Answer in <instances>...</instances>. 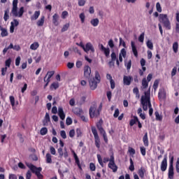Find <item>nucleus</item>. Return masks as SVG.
<instances>
[{
  "mask_svg": "<svg viewBox=\"0 0 179 179\" xmlns=\"http://www.w3.org/2000/svg\"><path fill=\"white\" fill-rule=\"evenodd\" d=\"M119 55H122V57H123V58H125L127 57V50H125L124 48H122L120 50V53L119 54Z\"/></svg>",
  "mask_w": 179,
  "mask_h": 179,
  "instance_id": "44",
  "label": "nucleus"
},
{
  "mask_svg": "<svg viewBox=\"0 0 179 179\" xmlns=\"http://www.w3.org/2000/svg\"><path fill=\"white\" fill-rule=\"evenodd\" d=\"M110 57H111L110 63L111 62H115V59H117V55L114 52H113L111 53Z\"/></svg>",
  "mask_w": 179,
  "mask_h": 179,
  "instance_id": "41",
  "label": "nucleus"
},
{
  "mask_svg": "<svg viewBox=\"0 0 179 179\" xmlns=\"http://www.w3.org/2000/svg\"><path fill=\"white\" fill-rule=\"evenodd\" d=\"M131 45L132 52L134 57H136V58H138V50L136 49V46L135 45V42L134 41H131Z\"/></svg>",
  "mask_w": 179,
  "mask_h": 179,
  "instance_id": "15",
  "label": "nucleus"
},
{
  "mask_svg": "<svg viewBox=\"0 0 179 179\" xmlns=\"http://www.w3.org/2000/svg\"><path fill=\"white\" fill-rule=\"evenodd\" d=\"M82 65H83V63H82V61H77L76 63V68L79 69L82 67Z\"/></svg>",
  "mask_w": 179,
  "mask_h": 179,
  "instance_id": "56",
  "label": "nucleus"
},
{
  "mask_svg": "<svg viewBox=\"0 0 179 179\" xmlns=\"http://www.w3.org/2000/svg\"><path fill=\"white\" fill-rule=\"evenodd\" d=\"M0 30L1 31V37H6L8 36V30L1 26H0Z\"/></svg>",
  "mask_w": 179,
  "mask_h": 179,
  "instance_id": "23",
  "label": "nucleus"
},
{
  "mask_svg": "<svg viewBox=\"0 0 179 179\" xmlns=\"http://www.w3.org/2000/svg\"><path fill=\"white\" fill-rule=\"evenodd\" d=\"M3 19L5 22H8V19H9V10L7 9L4 11V16H3Z\"/></svg>",
  "mask_w": 179,
  "mask_h": 179,
  "instance_id": "34",
  "label": "nucleus"
},
{
  "mask_svg": "<svg viewBox=\"0 0 179 179\" xmlns=\"http://www.w3.org/2000/svg\"><path fill=\"white\" fill-rule=\"evenodd\" d=\"M138 118L137 116H134L133 117V119H131L130 121H129V125L130 127H134V125H135V124H136L138 122Z\"/></svg>",
  "mask_w": 179,
  "mask_h": 179,
  "instance_id": "21",
  "label": "nucleus"
},
{
  "mask_svg": "<svg viewBox=\"0 0 179 179\" xmlns=\"http://www.w3.org/2000/svg\"><path fill=\"white\" fill-rule=\"evenodd\" d=\"M138 174L140 178L143 179L145 178V174H146V169L144 167H141L138 170Z\"/></svg>",
  "mask_w": 179,
  "mask_h": 179,
  "instance_id": "14",
  "label": "nucleus"
},
{
  "mask_svg": "<svg viewBox=\"0 0 179 179\" xmlns=\"http://www.w3.org/2000/svg\"><path fill=\"white\" fill-rule=\"evenodd\" d=\"M68 29H69V23H67L63 26V27L62 28V30H61L62 33L68 30Z\"/></svg>",
  "mask_w": 179,
  "mask_h": 179,
  "instance_id": "42",
  "label": "nucleus"
},
{
  "mask_svg": "<svg viewBox=\"0 0 179 179\" xmlns=\"http://www.w3.org/2000/svg\"><path fill=\"white\" fill-rule=\"evenodd\" d=\"M84 77L85 79L90 80L92 77V69L89 65H86L84 66Z\"/></svg>",
  "mask_w": 179,
  "mask_h": 179,
  "instance_id": "9",
  "label": "nucleus"
},
{
  "mask_svg": "<svg viewBox=\"0 0 179 179\" xmlns=\"http://www.w3.org/2000/svg\"><path fill=\"white\" fill-rule=\"evenodd\" d=\"M159 22L163 24L166 30H171V22H170L166 14H160Z\"/></svg>",
  "mask_w": 179,
  "mask_h": 179,
  "instance_id": "4",
  "label": "nucleus"
},
{
  "mask_svg": "<svg viewBox=\"0 0 179 179\" xmlns=\"http://www.w3.org/2000/svg\"><path fill=\"white\" fill-rule=\"evenodd\" d=\"M157 87H159V80H156L153 84L154 90H156L157 89Z\"/></svg>",
  "mask_w": 179,
  "mask_h": 179,
  "instance_id": "54",
  "label": "nucleus"
},
{
  "mask_svg": "<svg viewBox=\"0 0 179 179\" xmlns=\"http://www.w3.org/2000/svg\"><path fill=\"white\" fill-rule=\"evenodd\" d=\"M130 165L129 166V170L130 171H135V165H134V160H132V158L129 159Z\"/></svg>",
  "mask_w": 179,
  "mask_h": 179,
  "instance_id": "28",
  "label": "nucleus"
},
{
  "mask_svg": "<svg viewBox=\"0 0 179 179\" xmlns=\"http://www.w3.org/2000/svg\"><path fill=\"white\" fill-rule=\"evenodd\" d=\"M74 113L77 115H80L81 114H83V110H82V108H77L74 110Z\"/></svg>",
  "mask_w": 179,
  "mask_h": 179,
  "instance_id": "39",
  "label": "nucleus"
},
{
  "mask_svg": "<svg viewBox=\"0 0 179 179\" xmlns=\"http://www.w3.org/2000/svg\"><path fill=\"white\" fill-rule=\"evenodd\" d=\"M46 163H48V164L52 163V156L50 153L46 154Z\"/></svg>",
  "mask_w": 179,
  "mask_h": 179,
  "instance_id": "26",
  "label": "nucleus"
},
{
  "mask_svg": "<svg viewBox=\"0 0 179 179\" xmlns=\"http://www.w3.org/2000/svg\"><path fill=\"white\" fill-rule=\"evenodd\" d=\"M31 171H28L26 174V179H31Z\"/></svg>",
  "mask_w": 179,
  "mask_h": 179,
  "instance_id": "63",
  "label": "nucleus"
},
{
  "mask_svg": "<svg viewBox=\"0 0 179 179\" xmlns=\"http://www.w3.org/2000/svg\"><path fill=\"white\" fill-rule=\"evenodd\" d=\"M79 17L80 19L81 23H85V19L86 18L85 13H81L79 15Z\"/></svg>",
  "mask_w": 179,
  "mask_h": 179,
  "instance_id": "43",
  "label": "nucleus"
},
{
  "mask_svg": "<svg viewBox=\"0 0 179 179\" xmlns=\"http://www.w3.org/2000/svg\"><path fill=\"white\" fill-rule=\"evenodd\" d=\"M8 179H17V176L15 174L10 173Z\"/></svg>",
  "mask_w": 179,
  "mask_h": 179,
  "instance_id": "62",
  "label": "nucleus"
},
{
  "mask_svg": "<svg viewBox=\"0 0 179 179\" xmlns=\"http://www.w3.org/2000/svg\"><path fill=\"white\" fill-rule=\"evenodd\" d=\"M168 176H169V178L170 179L174 178V167H172V166L169 167Z\"/></svg>",
  "mask_w": 179,
  "mask_h": 179,
  "instance_id": "18",
  "label": "nucleus"
},
{
  "mask_svg": "<svg viewBox=\"0 0 179 179\" xmlns=\"http://www.w3.org/2000/svg\"><path fill=\"white\" fill-rule=\"evenodd\" d=\"M90 23H91V24H92L94 27H97V26H99V18L92 19V20L90 21Z\"/></svg>",
  "mask_w": 179,
  "mask_h": 179,
  "instance_id": "25",
  "label": "nucleus"
},
{
  "mask_svg": "<svg viewBox=\"0 0 179 179\" xmlns=\"http://www.w3.org/2000/svg\"><path fill=\"white\" fill-rule=\"evenodd\" d=\"M10 27V33H13L15 31V22H11Z\"/></svg>",
  "mask_w": 179,
  "mask_h": 179,
  "instance_id": "50",
  "label": "nucleus"
},
{
  "mask_svg": "<svg viewBox=\"0 0 179 179\" xmlns=\"http://www.w3.org/2000/svg\"><path fill=\"white\" fill-rule=\"evenodd\" d=\"M90 169L91 171H96V165L94 163L90 164Z\"/></svg>",
  "mask_w": 179,
  "mask_h": 179,
  "instance_id": "53",
  "label": "nucleus"
},
{
  "mask_svg": "<svg viewBox=\"0 0 179 179\" xmlns=\"http://www.w3.org/2000/svg\"><path fill=\"white\" fill-rule=\"evenodd\" d=\"M39 16H40V10L35 11L34 15L31 17V20H37Z\"/></svg>",
  "mask_w": 179,
  "mask_h": 179,
  "instance_id": "27",
  "label": "nucleus"
},
{
  "mask_svg": "<svg viewBox=\"0 0 179 179\" xmlns=\"http://www.w3.org/2000/svg\"><path fill=\"white\" fill-rule=\"evenodd\" d=\"M89 113L90 118H94V117H99L100 115V110H97L96 105L90 106Z\"/></svg>",
  "mask_w": 179,
  "mask_h": 179,
  "instance_id": "7",
  "label": "nucleus"
},
{
  "mask_svg": "<svg viewBox=\"0 0 179 179\" xmlns=\"http://www.w3.org/2000/svg\"><path fill=\"white\" fill-rule=\"evenodd\" d=\"M143 145L145 148L149 146V138H148V133H145L143 137Z\"/></svg>",
  "mask_w": 179,
  "mask_h": 179,
  "instance_id": "19",
  "label": "nucleus"
},
{
  "mask_svg": "<svg viewBox=\"0 0 179 179\" xmlns=\"http://www.w3.org/2000/svg\"><path fill=\"white\" fill-rule=\"evenodd\" d=\"M101 134L103 136L104 142L108 143V138H107V133H106V131L101 132Z\"/></svg>",
  "mask_w": 179,
  "mask_h": 179,
  "instance_id": "36",
  "label": "nucleus"
},
{
  "mask_svg": "<svg viewBox=\"0 0 179 179\" xmlns=\"http://www.w3.org/2000/svg\"><path fill=\"white\" fill-rule=\"evenodd\" d=\"M101 80V77L100 76V73L95 71V76L90 80V87L91 90H96V89H97V84L99 83Z\"/></svg>",
  "mask_w": 179,
  "mask_h": 179,
  "instance_id": "3",
  "label": "nucleus"
},
{
  "mask_svg": "<svg viewBox=\"0 0 179 179\" xmlns=\"http://www.w3.org/2000/svg\"><path fill=\"white\" fill-rule=\"evenodd\" d=\"M43 82H45V85H44V89H45V87H47V86H48L50 82H51V78H47V76H45L43 78Z\"/></svg>",
  "mask_w": 179,
  "mask_h": 179,
  "instance_id": "31",
  "label": "nucleus"
},
{
  "mask_svg": "<svg viewBox=\"0 0 179 179\" xmlns=\"http://www.w3.org/2000/svg\"><path fill=\"white\" fill-rule=\"evenodd\" d=\"M10 64H12V59L8 58L7 60H6V62H5L6 66H8V68H10Z\"/></svg>",
  "mask_w": 179,
  "mask_h": 179,
  "instance_id": "46",
  "label": "nucleus"
},
{
  "mask_svg": "<svg viewBox=\"0 0 179 179\" xmlns=\"http://www.w3.org/2000/svg\"><path fill=\"white\" fill-rule=\"evenodd\" d=\"M141 103L143 106V110L148 111V107L149 108V115L152 117L153 115V108H152V103L150 102V90L144 92V95L141 96Z\"/></svg>",
  "mask_w": 179,
  "mask_h": 179,
  "instance_id": "1",
  "label": "nucleus"
},
{
  "mask_svg": "<svg viewBox=\"0 0 179 179\" xmlns=\"http://www.w3.org/2000/svg\"><path fill=\"white\" fill-rule=\"evenodd\" d=\"M176 170L177 173H179V158H178L176 162Z\"/></svg>",
  "mask_w": 179,
  "mask_h": 179,
  "instance_id": "64",
  "label": "nucleus"
},
{
  "mask_svg": "<svg viewBox=\"0 0 179 179\" xmlns=\"http://www.w3.org/2000/svg\"><path fill=\"white\" fill-rule=\"evenodd\" d=\"M30 170L32 171L36 176L38 177V179H43V175H41V167H36L34 165H31L30 166Z\"/></svg>",
  "mask_w": 179,
  "mask_h": 179,
  "instance_id": "8",
  "label": "nucleus"
},
{
  "mask_svg": "<svg viewBox=\"0 0 179 179\" xmlns=\"http://www.w3.org/2000/svg\"><path fill=\"white\" fill-rule=\"evenodd\" d=\"M156 8H157V12H159V13H162V6H160V3L159 2L157 3Z\"/></svg>",
  "mask_w": 179,
  "mask_h": 179,
  "instance_id": "55",
  "label": "nucleus"
},
{
  "mask_svg": "<svg viewBox=\"0 0 179 179\" xmlns=\"http://www.w3.org/2000/svg\"><path fill=\"white\" fill-rule=\"evenodd\" d=\"M140 150L142 156H146V148L145 147H141Z\"/></svg>",
  "mask_w": 179,
  "mask_h": 179,
  "instance_id": "49",
  "label": "nucleus"
},
{
  "mask_svg": "<svg viewBox=\"0 0 179 179\" xmlns=\"http://www.w3.org/2000/svg\"><path fill=\"white\" fill-rule=\"evenodd\" d=\"M66 125H71L72 124V118L67 117L66 120Z\"/></svg>",
  "mask_w": 179,
  "mask_h": 179,
  "instance_id": "58",
  "label": "nucleus"
},
{
  "mask_svg": "<svg viewBox=\"0 0 179 179\" xmlns=\"http://www.w3.org/2000/svg\"><path fill=\"white\" fill-rule=\"evenodd\" d=\"M108 167L110 169L113 173H117V171L118 170V166L115 164L114 154H112L110 157V162L108 163Z\"/></svg>",
  "mask_w": 179,
  "mask_h": 179,
  "instance_id": "6",
  "label": "nucleus"
},
{
  "mask_svg": "<svg viewBox=\"0 0 179 179\" xmlns=\"http://www.w3.org/2000/svg\"><path fill=\"white\" fill-rule=\"evenodd\" d=\"M147 47L150 50H153V43H152V41H148L147 42Z\"/></svg>",
  "mask_w": 179,
  "mask_h": 179,
  "instance_id": "52",
  "label": "nucleus"
},
{
  "mask_svg": "<svg viewBox=\"0 0 179 179\" xmlns=\"http://www.w3.org/2000/svg\"><path fill=\"white\" fill-rule=\"evenodd\" d=\"M173 50L174 52H178V42H175L173 44Z\"/></svg>",
  "mask_w": 179,
  "mask_h": 179,
  "instance_id": "37",
  "label": "nucleus"
},
{
  "mask_svg": "<svg viewBox=\"0 0 179 179\" xmlns=\"http://www.w3.org/2000/svg\"><path fill=\"white\" fill-rule=\"evenodd\" d=\"M97 159L100 166H101V167H104V164L103 163V159L101 158V155H97Z\"/></svg>",
  "mask_w": 179,
  "mask_h": 179,
  "instance_id": "40",
  "label": "nucleus"
},
{
  "mask_svg": "<svg viewBox=\"0 0 179 179\" xmlns=\"http://www.w3.org/2000/svg\"><path fill=\"white\" fill-rule=\"evenodd\" d=\"M143 40H145V33H142L138 37V41L140 43H143Z\"/></svg>",
  "mask_w": 179,
  "mask_h": 179,
  "instance_id": "47",
  "label": "nucleus"
},
{
  "mask_svg": "<svg viewBox=\"0 0 179 179\" xmlns=\"http://www.w3.org/2000/svg\"><path fill=\"white\" fill-rule=\"evenodd\" d=\"M91 129L94 135L95 146L97 148V149H100V137H99L97 129L94 127H92Z\"/></svg>",
  "mask_w": 179,
  "mask_h": 179,
  "instance_id": "5",
  "label": "nucleus"
},
{
  "mask_svg": "<svg viewBox=\"0 0 179 179\" xmlns=\"http://www.w3.org/2000/svg\"><path fill=\"white\" fill-rule=\"evenodd\" d=\"M17 3L18 0H13V8L11 10V13L13 14V16H15V17H22L23 16V13H24V8L21 7L17 13Z\"/></svg>",
  "mask_w": 179,
  "mask_h": 179,
  "instance_id": "2",
  "label": "nucleus"
},
{
  "mask_svg": "<svg viewBox=\"0 0 179 179\" xmlns=\"http://www.w3.org/2000/svg\"><path fill=\"white\" fill-rule=\"evenodd\" d=\"M101 51H103L104 53L105 56L108 58L110 57V48H106L103 44H101V48H100Z\"/></svg>",
  "mask_w": 179,
  "mask_h": 179,
  "instance_id": "13",
  "label": "nucleus"
},
{
  "mask_svg": "<svg viewBox=\"0 0 179 179\" xmlns=\"http://www.w3.org/2000/svg\"><path fill=\"white\" fill-rule=\"evenodd\" d=\"M60 135L63 139H66V132H65V131H61Z\"/></svg>",
  "mask_w": 179,
  "mask_h": 179,
  "instance_id": "61",
  "label": "nucleus"
},
{
  "mask_svg": "<svg viewBox=\"0 0 179 179\" xmlns=\"http://www.w3.org/2000/svg\"><path fill=\"white\" fill-rule=\"evenodd\" d=\"M68 15H69L68 11H63L62 13V18L66 19V16H68Z\"/></svg>",
  "mask_w": 179,
  "mask_h": 179,
  "instance_id": "60",
  "label": "nucleus"
},
{
  "mask_svg": "<svg viewBox=\"0 0 179 179\" xmlns=\"http://www.w3.org/2000/svg\"><path fill=\"white\" fill-rule=\"evenodd\" d=\"M45 20V17L44 15L41 16V19L37 21L36 24L38 27L44 26V22Z\"/></svg>",
  "mask_w": 179,
  "mask_h": 179,
  "instance_id": "22",
  "label": "nucleus"
},
{
  "mask_svg": "<svg viewBox=\"0 0 179 179\" xmlns=\"http://www.w3.org/2000/svg\"><path fill=\"white\" fill-rule=\"evenodd\" d=\"M96 128L99 131L100 134L104 132V129L103 128V120H100L99 122L96 123Z\"/></svg>",
  "mask_w": 179,
  "mask_h": 179,
  "instance_id": "16",
  "label": "nucleus"
},
{
  "mask_svg": "<svg viewBox=\"0 0 179 179\" xmlns=\"http://www.w3.org/2000/svg\"><path fill=\"white\" fill-rule=\"evenodd\" d=\"M55 75V71H48L45 76L46 78H50L51 79V78H52V76Z\"/></svg>",
  "mask_w": 179,
  "mask_h": 179,
  "instance_id": "38",
  "label": "nucleus"
},
{
  "mask_svg": "<svg viewBox=\"0 0 179 179\" xmlns=\"http://www.w3.org/2000/svg\"><path fill=\"white\" fill-rule=\"evenodd\" d=\"M120 115V109L116 108L115 110V113L113 114L114 118H118V116Z\"/></svg>",
  "mask_w": 179,
  "mask_h": 179,
  "instance_id": "51",
  "label": "nucleus"
},
{
  "mask_svg": "<svg viewBox=\"0 0 179 179\" xmlns=\"http://www.w3.org/2000/svg\"><path fill=\"white\" fill-rule=\"evenodd\" d=\"M59 87V84L58 83H52L50 87V90H57Z\"/></svg>",
  "mask_w": 179,
  "mask_h": 179,
  "instance_id": "29",
  "label": "nucleus"
},
{
  "mask_svg": "<svg viewBox=\"0 0 179 179\" xmlns=\"http://www.w3.org/2000/svg\"><path fill=\"white\" fill-rule=\"evenodd\" d=\"M155 118H156L157 121H162V120H163V117H162V115H160V114L159 113L158 111L155 112Z\"/></svg>",
  "mask_w": 179,
  "mask_h": 179,
  "instance_id": "35",
  "label": "nucleus"
},
{
  "mask_svg": "<svg viewBox=\"0 0 179 179\" xmlns=\"http://www.w3.org/2000/svg\"><path fill=\"white\" fill-rule=\"evenodd\" d=\"M132 80H134V78L131 76H124L123 77V83L126 86H129L132 83Z\"/></svg>",
  "mask_w": 179,
  "mask_h": 179,
  "instance_id": "10",
  "label": "nucleus"
},
{
  "mask_svg": "<svg viewBox=\"0 0 179 179\" xmlns=\"http://www.w3.org/2000/svg\"><path fill=\"white\" fill-rule=\"evenodd\" d=\"M158 99L160 101H162V100H166V92H164V91L159 92Z\"/></svg>",
  "mask_w": 179,
  "mask_h": 179,
  "instance_id": "20",
  "label": "nucleus"
},
{
  "mask_svg": "<svg viewBox=\"0 0 179 179\" xmlns=\"http://www.w3.org/2000/svg\"><path fill=\"white\" fill-rule=\"evenodd\" d=\"M84 51L87 53H88L89 51H91V52H94V48L93 47V45H92L91 43H87L84 48Z\"/></svg>",
  "mask_w": 179,
  "mask_h": 179,
  "instance_id": "11",
  "label": "nucleus"
},
{
  "mask_svg": "<svg viewBox=\"0 0 179 179\" xmlns=\"http://www.w3.org/2000/svg\"><path fill=\"white\" fill-rule=\"evenodd\" d=\"M132 65V61L129 60V62L125 64V66L127 67V71H129L131 69V66Z\"/></svg>",
  "mask_w": 179,
  "mask_h": 179,
  "instance_id": "48",
  "label": "nucleus"
},
{
  "mask_svg": "<svg viewBox=\"0 0 179 179\" xmlns=\"http://www.w3.org/2000/svg\"><path fill=\"white\" fill-rule=\"evenodd\" d=\"M48 133V129L47 127H43L41 129L40 134L42 136L47 135Z\"/></svg>",
  "mask_w": 179,
  "mask_h": 179,
  "instance_id": "33",
  "label": "nucleus"
},
{
  "mask_svg": "<svg viewBox=\"0 0 179 179\" xmlns=\"http://www.w3.org/2000/svg\"><path fill=\"white\" fill-rule=\"evenodd\" d=\"M85 4H86V1H85V0H79L78 1L79 6H85Z\"/></svg>",
  "mask_w": 179,
  "mask_h": 179,
  "instance_id": "59",
  "label": "nucleus"
},
{
  "mask_svg": "<svg viewBox=\"0 0 179 179\" xmlns=\"http://www.w3.org/2000/svg\"><path fill=\"white\" fill-rule=\"evenodd\" d=\"M10 102L12 106V107H15V96H10Z\"/></svg>",
  "mask_w": 179,
  "mask_h": 179,
  "instance_id": "45",
  "label": "nucleus"
},
{
  "mask_svg": "<svg viewBox=\"0 0 179 179\" xmlns=\"http://www.w3.org/2000/svg\"><path fill=\"white\" fill-rule=\"evenodd\" d=\"M128 152L129 153H130V155H135L136 153V152L135 151V149L131 147L129 148Z\"/></svg>",
  "mask_w": 179,
  "mask_h": 179,
  "instance_id": "57",
  "label": "nucleus"
},
{
  "mask_svg": "<svg viewBox=\"0 0 179 179\" xmlns=\"http://www.w3.org/2000/svg\"><path fill=\"white\" fill-rule=\"evenodd\" d=\"M38 47H40V45L37 42H35L30 45L31 50H37Z\"/></svg>",
  "mask_w": 179,
  "mask_h": 179,
  "instance_id": "32",
  "label": "nucleus"
},
{
  "mask_svg": "<svg viewBox=\"0 0 179 179\" xmlns=\"http://www.w3.org/2000/svg\"><path fill=\"white\" fill-rule=\"evenodd\" d=\"M13 48H14L13 43H10L8 47L5 48L3 50V55H5L6 54V52H8V50H12V49L13 50Z\"/></svg>",
  "mask_w": 179,
  "mask_h": 179,
  "instance_id": "30",
  "label": "nucleus"
},
{
  "mask_svg": "<svg viewBox=\"0 0 179 179\" xmlns=\"http://www.w3.org/2000/svg\"><path fill=\"white\" fill-rule=\"evenodd\" d=\"M59 19V15H58L57 13H55L52 16V23L55 26H58V24H59V22H58Z\"/></svg>",
  "mask_w": 179,
  "mask_h": 179,
  "instance_id": "17",
  "label": "nucleus"
},
{
  "mask_svg": "<svg viewBox=\"0 0 179 179\" xmlns=\"http://www.w3.org/2000/svg\"><path fill=\"white\" fill-rule=\"evenodd\" d=\"M167 170V155H165L161 163V171H166Z\"/></svg>",
  "mask_w": 179,
  "mask_h": 179,
  "instance_id": "12",
  "label": "nucleus"
},
{
  "mask_svg": "<svg viewBox=\"0 0 179 179\" xmlns=\"http://www.w3.org/2000/svg\"><path fill=\"white\" fill-rule=\"evenodd\" d=\"M149 86V82L146 80V78H143L142 80V87L143 89H147Z\"/></svg>",
  "mask_w": 179,
  "mask_h": 179,
  "instance_id": "24",
  "label": "nucleus"
}]
</instances>
